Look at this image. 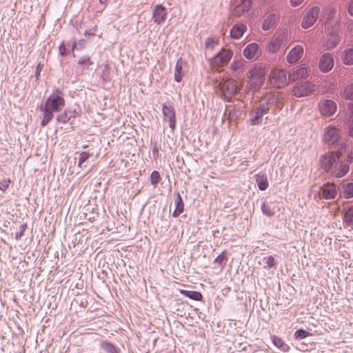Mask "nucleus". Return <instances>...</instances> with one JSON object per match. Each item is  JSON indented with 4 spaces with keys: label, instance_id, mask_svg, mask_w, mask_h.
<instances>
[{
    "label": "nucleus",
    "instance_id": "f257e3e1",
    "mask_svg": "<svg viewBox=\"0 0 353 353\" xmlns=\"http://www.w3.org/2000/svg\"><path fill=\"white\" fill-rule=\"evenodd\" d=\"M65 101L63 97L62 92L56 90L40 108L43 113V119L41 122V126L46 125L53 119V112L61 111L65 106Z\"/></svg>",
    "mask_w": 353,
    "mask_h": 353
},
{
    "label": "nucleus",
    "instance_id": "f03ea898",
    "mask_svg": "<svg viewBox=\"0 0 353 353\" xmlns=\"http://www.w3.org/2000/svg\"><path fill=\"white\" fill-rule=\"evenodd\" d=\"M267 72L265 66L254 64L247 73L248 88L253 92L259 90L263 84Z\"/></svg>",
    "mask_w": 353,
    "mask_h": 353
},
{
    "label": "nucleus",
    "instance_id": "7ed1b4c3",
    "mask_svg": "<svg viewBox=\"0 0 353 353\" xmlns=\"http://www.w3.org/2000/svg\"><path fill=\"white\" fill-rule=\"evenodd\" d=\"M320 12L319 7L316 6L307 7L303 13L301 27L307 29L316 21Z\"/></svg>",
    "mask_w": 353,
    "mask_h": 353
},
{
    "label": "nucleus",
    "instance_id": "20e7f679",
    "mask_svg": "<svg viewBox=\"0 0 353 353\" xmlns=\"http://www.w3.org/2000/svg\"><path fill=\"white\" fill-rule=\"evenodd\" d=\"M219 90L224 98L229 100L235 95L239 88L235 80L228 79H223L220 82Z\"/></svg>",
    "mask_w": 353,
    "mask_h": 353
},
{
    "label": "nucleus",
    "instance_id": "39448f33",
    "mask_svg": "<svg viewBox=\"0 0 353 353\" xmlns=\"http://www.w3.org/2000/svg\"><path fill=\"white\" fill-rule=\"evenodd\" d=\"M311 72V69L305 64L299 65L293 68L288 72V79L290 81H296L300 79H307Z\"/></svg>",
    "mask_w": 353,
    "mask_h": 353
},
{
    "label": "nucleus",
    "instance_id": "423d86ee",
    "mask_svg": "<svg viewBox=\"0 0 353 353\" xmlns=\"http://www.w3.org/2000/svg\"><path fill=\"white\" fill-rule=\"evenodd\" d=\"M339 154L334 152H328L319 159L321 168L327 172H331L334 168V164L339 161Z\"/></svg>",
    "mask_w": 353,
    "mask_h": 353
},
{
    "label": "nucleus",
    "instance_id": "0eeeda50",
    "mask_svg": "<svg viewBox=\"0 0 353 353\" xmlns=\"http://www.w3.org/2000/svg\"><path fill=\"white\" fill-rule=\"evenodd\" d=\"M286 72L280 68H274L269 76L270 83L276 88H282L286 84Z\"/></svg>",
    "mask_w": 353,
    "mask_h": 353
},
{
    "label": "nucleus",
    "instance_id": "6e6552de",
    "mask_svg": "<svg viewBox=\"0 0 353 353\" xmlns=\"http://www.w3.org/2000/svg\"><path fill=\"white\" fill-rule=\"evenodd\" d=\"M315 85L310 81L297 83L292 89V94L296 97H303L310 95L314 91Z\"/></svg>",
    "mask_w": 353,
    "mask_h": 353
},
{
    "label": "nucleus",
    "instance_id": "1a4fd4ad",
    "mask_svg": "<svg viewBox=\"0 0 353 353\" xmlns=\"http://www.w3.org/2000/svg\"><path fill=\"white\" fill-rule=\"evenodd\" d=\"M233 55L232 51L223 48L216 54L211 61L212 67L221 68L226 65Z\"/></svg>",
    "mask_w": 353,
    "mask_h": 353
},
{
    "label": "nucleus",
    "instance_id": "9d476101",
    "mask_svg": "<svg viewBox=\"0 0 353 353\" xmlns=\"http://www.w3.org/2000/svg\"><path fill=\"white\" fill-rule=\"evenodd\" d=\"M287 40L284 33L275 34L268 43L266 50L268 52L274 54L279 52L282 44Z\"/></svg>",
    "mask_w": 353,
    "mask_h": 353
},
{
    "label": "nucleus",
    "instance_id": "9b49d317",
    "mask_svg": "<svg viewBox=\"0 0 353 353\" xmlns=\"http://www.w3.org/2000/svg\"><path fill=\"white\" fill-rule=\"evenodd\" d=\"M243 54L247 59L256 61L261 56L262 50L257 43L253 42L245 46Z\"/></svg>",
    "mask_w": 353,
    "mask_h": 353
},
{
    "label": "nucleus",
    "instance_id": "f8f14e48",
    "mask_svg": "<svg viewBox=\"0 0 353 353\" xmlns=\"http://www.w3.org/2000/svg\"><path fill=\"white\" fill-rule=\"evenodd\" d=\"M340 139V132L334 126H327L324 129L323 141L327 144L332 145L336 143Z\"/></svg>",
    "mask_w": 353,
    "mask_h": 353
},
{
    "label": "nucleus",
    "instance_id": "ddd939ff",
    "mask_svg": "<svg viewBox=\"0 0 353 353\" xmlns=\"http://www.w3.org/2000/svg\"><path fill=\"white\" fill-rule=\"evenodd\" d=\"M251 8V0H234L232 3V14L241 17L248 12Z\"/></svg>",
    "mask_w": 353,
    "mask_h": 353
},
{
    "label": "nucleus",
    "instance_id": "4468645a",
    "mask_svg": "<svg viewBox=\"0 0 353 353\" xmlns=\"http://www.w3.org/2000/svg\"><path fill=\"white\" fill-rule=\"evenodd\" d=\"M334 61L332 54L326 52L321 55L319 59V68L321 72L327 73L334 67Z\"/></svg>",
    "mask_w": 353,
    "mask_h": 353
},
{
    "label": "nucleus",
    "instance_id": "2eb2a0df",
    "mask_svg": "<svg viewBox=\"0 0 353 353\" xmlns=\"http://www.w3.org/2000/svg\"><path fill=\"white\" fill-rule=\"evenodd\" d=\"M321 113L326 117H330L336 111V104L334 101L329 99L321 101L319 104Z\"/></svg>",
    "mask_w": 353,
    "mask_h": 353
},
{
    "label": "nucleus",
    "instance_id": "dca6fc26",
    "mask_svg": "<svg viewBox=\"0 0 353 353\" xmlns=\"http://www.w3.org/2000/svg\"><path fill=\"white\" fill-rule=\"evenodd\" d=\"M164 120L169 122V126L173 131L176 126V114L173 106L163 105Z\"/></svg>",
    "mask_w": 353,
    "mask_h": 353
},
{
    "label": "nucleus",
    "instance_id": "f3484780",
    "mask_svg": "<svg viewBox=\"0 0 353 353\" xmlns=\"http://www.w3.org/2000/svg\"><path fill=\"white\" fill-rule=\"evenodd\" d=\"M167 17V10L161 4L157 5L152 12V19L154 23L161 24L163 23Z\"/></svg>",
    "mask_w": 353,
    "mask_h": 353
},
{
    "label": "nucleus",
    "instance_id": "a211bd4d",
    "mask_svg": "<svg viewBox=\"0 0 353 353\" xmlns=\"http://www.w3.org/2000/svg\"><path fill=\"white\" fill-rule=\"evenodd\" d=\"M278 15L276 12H267L263 16L262 28L264 30H269L276 26Z\"/></svg>",
    "mask_w": 353,
    "mask_h": 353
},
{
    "label": "nucleus",
    "instance_id": "6ab92c4d",
    "mask_svg": "<svg viewBox=\"0 0 353 353\" xmlns=\"http://www.w3.org/2000/svg\"><path fill=\"white\" fill-rule=\"evenodd\" d=\"M270 109L267 107H260L251 112L250 123L252 125H259L261 123L262 117L269 112Z\"/></svg>",
    "mask_w": 353,
    "mask_h": 353
},
{
    "label": "nucleus",
    "instance_id": "aec40b11",
    "mask_svg": "<svg viewBox=\"0 0 353 353\" xmlns=\"http://www.w3.org/2000/svg\"><path fill=\"white\" fill-rule=\"evenodd\" d=\"M303 48L302 46L297 45L292 48L288 52L286 59L290 63H296L303 54Z\"/></svg>",
    "mask_w": 353,
    "mask_h": 353
},
{
    "label": "nucleus",
    "instance_id": "412c9836",
    "mask_svg": "<svg viewBox=\"0 0 353 353\" xmlns=\"http://www.w3.org/2000/svg\"><path fill=\"white\" fill-rule=\"evenodd\" d=\"M188 68V63L182 58H179L176 63L174 75L176 82H181L183 76L184 70Z\"/></svg>",
    "mask_w": 353,
    "mask_h": 353
},
{
    "label": "nucleus",
    "instance_id": "4be33fe9",
    "mask_svg": "<svg viewBox=\"0 0 353 353\" xmlns=\"http://www.w3.org/2000/svg\"><path fill=\"white\" fill-rule=\"evenodd\" d=\"M321 196L324 199H334L337 194L336 186L333 183H328L321 187Z\"/></svg>",
    "mask_w": 353,
    "mask_h": 353
},
{
    "label": "nucleus",
    "instance_id": "5701e85b",
    "mask_svg": "<svg viewBox=\"0 0 353 353\" xmlns=\"http://www.w3.org/2000/svg\"><path fill=\"white\" fill-rule=\"evenodd\" d=\"M247 31V26L243 23H236L230 30V37L234 39H239Z\"/></svg>",
    "mask_w": 353,
    "mask_h": 353
},
{
    "label": "nucleus",
    "instance_id": "b1692460",
    "mask_svg": "<svg viewBox=\"0 0 353 353\" xmlns=\"http://www.w3.org/2000/svg\"><path fill=\"white\" fill-rule=\"evenodd\" d=\"M350 167L347 163H341L339 165H335L334 168L332 170V174L337 177L341 178L345 176L349 171Z\"/></svg>",
    "mask_w": 353,
    "mask_h": 353
},
{
    "label": "nucleus",
    "instance_id": "393cba45",
    "mask_svg": "<svg viewBox=\"0 0 353 353\" xmlns=\"http://www.w3.org/2000/svg\"><path fill=\"white\" fill-rule=\"evenodd\" d=\"M256 182L260 190H265L269 185L268 178L265 174H256Z\"/></svg>",
    "mask_w": 353,
    "mask_h": 353
},
{
    "label": "nucleus",
    "instance_id": "a878e982",
    "mask_svg": "<svg viewBox=\"0 0 353 353\" xmlns=\"http://www.w3.org/2000/svg\"><path fill=\"white\" fill-rule=\"evenodd\" d=\"M272 341L274 345L283 352H288L290 350V346L280 337L273 336Z\"/></svg>",
    "mask_w": 353,
    "mask_h": 353
},
{
    "label": "nucleus",
    "instance_id": "bb28decb",
    "mask_svg": "<svg viewBox=\"0 0 353 353\" xmlns=\"http://www.w3.org/2000/svg\"><path fill=\"white\" fill-rule=\"evenodd\" d=\"M341 95L347 100H353V83L344 86L341 90Z\"/></svg>",
    "mask_w": 353,
    "mask_h": 353
},
{
    "label": "nucleus",
    "instance_id": "cd10ccee",
    "mask_svg": "<svg viewBox=\"0 0 353 353\" xmlns=\"http://www.w3.org/2000/svg\"><path fill=\"white\" fill-rule=\"evenodd\" d=\"M339 42V37L337 34H331L328 39L323 44L327 50L332 49L336 46Z\"/></svg>",
    "mask_w": 353,
    "mask_h": 353
},
{
    "label": "nucleus",
    "instance_id": "c85d7f7f",
    "mask_svg": "<svg viewBox=\"0 0 353 353\" xmlns=\"http://www.w3.org/2000/svg\"><path fill=\"white\" fill-rule=\"evenodd\" d=\"M341 195L345 199L353 196V183H347L342 185Z\"/></svg>",
    "mask_w": 353,
    "mask_h": 353
},
{
    "label": "nucleus",
    "instance_id": "c756f323",
    "mask_svg": "<svg viewBox=\"0 0 353 353\" xmlns=\"http://www.w3.org/2000/svg\"><path fill=\"white\" fill-rule=\"evenodd\" d=\"M342 60L344 64H353V48L345 49L342 54Z\"/></svg>",
    "mask_w": 353,
    "mask_h": 353
},
{
    "label": "nucleus",
    "instance_id": "7c9ffc66",
    "mask_svg": "<svg viewBox=\"0 0 353 353\" xmlns=\"http://www.w3.org/2000/svg\"><path fill=\"white\" fill-rule=\"evenodd\" d=\"M180 293L183 294L184 296L194 300V301H201L202 299V294L199 292L196 291H188L185 290H180Z\"/></svg>",
    "mask_w": 353,
    "mask_h": 353
},
{
    "label": "nucleus",
    "instance_id": "2f4dec72",
    "mask_svg": "<svg viewBox=\"0 0 353 353\" xmlns=\"http://www.w3.org/2000/svg\"><path fill=\"white\" fill-rule=\"evenodd\" d=\"M183 202L179 193H177L176 199V208L173 212V216L177 217L183 211Z\"/></svg>",
    "mask_w": 353,
    "mask_h": 353
},
{
    "label": "nucleus",
    "instance_id": "473e14b6",
    "mask_svg": "<svg viewBox=\"0 0 353 353\" xmlns=\"http://www.w3.org/2000/svg\"><path fill=\"white\" fill-rule=\"evenodd\" d=\"M91 154L88 152H81L79 154L78 167L83 168V164L90 157Z\"/></svg>",
    "mask_w": 353,
    "mask_h": 353
},
{
    "label": "nucleus",
    "instance_id": "72a5a7b5",
    "mask_svg": "<svg viewBox=\"0 0 353 353\" xmlns=\"http://www.w3.org/2000/svg\"><path fill=\"white\" fill-rule=\"evenodd\" d=\"M261 210L264 214L268 216H272L274 214V208L265 203L262 205Z\"/></svg>",
    "mask_w": 353,
    "mask_h": 353
},
{
    "label": "nucleus",
    "instance_id": "f704fd0d",
    "mask_svg": "<svg viewBox=\"0 0 353 353\" xmlns=\"http://www.w3.org/2000/svg\"><path fill=\"white\" fill-rule=\"evenodd\" d=\"M161 180V176L159 174V172L158 171H153L150 174V182L151 183L156 187L157 185L159 183V182Z\"/></svg>",
    "mask_w": 353,
    "mask_h": 353
},
{
    "label": "nucleus",
    "instance_id": "c9c22d12",
    "mask_svg": "<svg viewBox=\"0 0 353 353\" xmlns=\"http://www.w3.org/2000/svg\"><path fill=\"white\" fill-rule=\"evenodd\" d=\"M244 61L243 59L234 60L230 64V69L233 71H236L243 67Z\"/></svg>",
    "mask_w": 353,
    "mask_h": 353
},
{
    "label": "nucleus",
    "instance_id": "e433bc0d",
    "mask_svg": "<svg viewBox=\"0 0 353 353\" xmlns=\"http://www.w3.org/2000/svg\"><path fill=\"white\" fill-rule=\"evenodd\" d=\"M310 333L304 330H302V329H299L298 330H296L294 333V338L296 339H305L309 336H310Z\"/></svg>",
    "mask_w": 353,
    "mask_h": 353
},
{
    "label": "nucleus",
    "instance_id": "4c0bfd02",
    "mask_svg": "<svg viewBox=\"0 0 353 353\" xmlns=\"http://www.w3.org/2000/svg\"><path fill=\"white\" fill-rule=\"evenodd\" d=\"M345 221L350 225H353V208H350L344 215Z\"/></svg>",
    "mask_w": 353,
    "mask_h": 353
},
{
    "label": "nucleus",
    "instance_id": "58836bf2",
    "mask_svg": "<svg viewBox=\"0 0 353 353\" xmlns=\"http://www.w3.org/2000/svg\"><path fill=\"white\" fill-rule=\"evenodd\" d=\"M226 260L227 258L225 256V252H223L214 259V263H218L220 265H222L223 263H225Z\"/></svg>",
    "mask_w": 353,
    "mask_h": 353
},
{
    "label": "nucleus",
    "instance_id": "ea45409f",
    "mask_svg": "<svg viewBox=\"0 0 353 353\" xmlns=\"http://www.w3.org/2000/svg\"><path fill=\"white\" fill-rule=\"evenodd\" d=\"M11 181L9 179H4L0 181V190L5 192L10 186Z\"/></svg>",
    "mask_w": 353,
    "mask_h": 353
},
{
    "label": "nucleus",
    "instance_id": "a19ab883",
    "mask_svg": "<svg viewBox=\"0 0 353 353\" xmlns=\"http://www.w3.org/2000/svg\"><path fill=\"white\" fill-rule=\"evenodd\" d=\"M101 345L103 349L108 352L112 353L114 351V347L110 343L103 341Z\"/></svg>",
    "mask_w": 353,
    "mask_h": 353
},
{
    "label": "nucleus",
    "instance_id": "79ce46f5",
    "mask_svg": "<svg viewBox=\"0 0 353 353\" xmlns=\"http://www.w3.org/2000/svg\"><path fill=\"white\" fill-rule=\"evenodd\" d=\"M347 128L350 137H353V115L346 122Z\"/></svg>",
    "mask_w": 353,
    "mask_h": 353
},
{
    "label": "nucleus",
    "instance_id": "37998d69",
    "mask_svg": "<svg viewBox=\"0 0 353 353\" xmlns=\"http://www.w3.org/2000/svg\"><path fill=\"white\" fill-rule=\"evenodd\" d=\"M264 260H265L267 267H268L270 268H273L276 265V261H275L274 257L273 256H268L264 258Z\"/></svg>",
    "mask_w": 353,
    "mask_h": 353
},
{
    "label": "nucleus",
    "instance_id": "c03bdc74",
    "mask_svg": "<svg viewBox=\"0 0 353 353\" xmlns=\"http://www.w3.org/2000/svg\"><path fill=\"white\" fill-rule=\"evenodd\" d=\"M79 65H90L92 64V61L88 57H84L81 58L78 61Z\"/></svg>",
    "mask_w": 353,
    "mask_h": 353
},
{
    "label": "nucleus",
    "instance_id": "a18cd8bd",
    "mask_svg": "<svg viewBox=\"0 0 353 353\" xmlns=\"http://www.w3.org/2000/svg\"><path fill=\"white\" fill-rule=\"evenodd\" d=\"M43 64L39 63L37 65V68H36V71H35V77H36V79H38L39 76H40V74H41V70H43Z\"/></svg>",
    "mask_w": 353,
    "mask_h": 353
},
{
    "label": "nucleus",
    "instance_id": "49530a36",
    "mask_svg": "<svg viewBox=\"0 0 353 353\" xmlns=\"http://www.w3.org/2000/svg\"><path fill=\"white\" fill-rule=\"evenodd\" d=\"M304 0H290V4L292 6L296 7L299 6Z\"/></svg>",
    "mask_w": 353,
    "mask_h": 353
},
{
    "label": "nucleus",
    "instance_id": "de8ad7c7",
    "mask_svg": "<svg viewBox=\"0 0 353 353\" xmlns=\"http://www.w3.org/2000/svg\"><path fill=\"white\" fill-rule=\"evenodd\" d=\"M348 13L353 17V0L350 2L348 7Z\"/></svg>",
    "mask_w": 353,
    "mask_h": 353
},
{
    "label": "nucleus",
    "instance_id": "09e8293b",
    "mask_svg": "<svg viewBox=\"0 0 353 353\" xmlns=\"http://www.w3.org/2000/svg\"><path fill=\"white\" fill-rule=\"evenodd\" d=\"M346 27L349 31H352L353 30V21H350L347 22Z\"/></svg>",
    "mask_w": 353,
    "mask_h": 353
},
{
    "label": "nucleus",
    "instance_id": "8fccbe9b",
    "mask_svg": "<svg viewBox=\"0 0 353 353\" xmlns=\"http://www.w3.org/2000/svg\"><path fill=\"white\" fill-rule=\"evenodd\" d=\"M206 45L208 46L210 44L216 43V41L212 38H208L205 41Z\"/></svg>",
    "mask_w": 353,
    "mask_h": 353
},
{
    "label": "nucleus",
    "instance_id": "3c124183",
    "mask_svg": "<svg viewBox=\"0 0 353 353\" xmlns=\"http://www.w3.org/2000/svg\"><path fill=\"white\" fill-rule=\"evenodd\" d=\"M59 52L61 55H64L65 54V48L63 44H61L59 46Z\"/></svg>",
    "mask_w": 353,
    "mask_h": 353
},
{
    "label": "nucleus",
    "instance_id": "603ef678",
    "mask_svg": "<svg viewBox=\"0 0 353 353\" xmlns=\"http://www.w3.org/2000/svg\"><path fill=\"white\" fill-rule=\"evenodd\" d=\"M84 34H85V37L94 36L95 35V30L94 32H92L91 30H86Z\"/></svg>",
    "mask_w": 353,
    "mask_h": 353
},
{
    "label": "nucleus",
    "instance_id": "864d4df0",
    "mask_svg": "<svg viewBox=\"0 0 353 353\" xmlns=\"http://www.w3.org/2000/svg\"><path fill=\"white\" fill-rule=\"evenodd\" d=\"M20 228H21L20 236H21L23 234V232L26 228V225H21Z\"/></svg>",
    "mask_w": 353,
    "mask_h": 353
},
{
    "label": "nucleus",
    "instance_id": "5fc2aeb1",
    "mask_svg": "<svg viewBox=\"0 0 353 353\" xmlns=\"http://www.w3.org/2000/svg\"><path fill=\"white\" fill-rule=\"evenodd\" d=\"M336 13V10L335 9H332V10L331 11V12L330 14L329 19H332L334 17Z\"/></svg>",
    "mask_w": 353,
    "mask_h": 353
},
{
    "label": "nucleus",
    "instance_id": "6e6d98bb",
    "mask_svg": "<svg viewBox=\"0 0 353 353\" xmlns=\"http://www.w3.org/2000/svg\"><path fill=\"white\" fill-rule=\"evenodd\" d=\"M349 109H350V110L351 111V112L352 113V115H353V102L349 104Z\"/></svg>",
    "mask_w": 353,
    "mask_h": 353
},
{
    "label": "nucleus",
    "instance_id": "4d7b16f0",
    "mask_svg": "<svg viewBox=\"0 0 353 353\" xmlns=\"http://www.w3.org/2000/svg\"><path fill=\"white\" fill-rule=\"evenodd\" d=\"M272 96L273 95H272V94H270L266 95L265 98L267 99L268 101H269Z\"/></svg>",
    "mask_w": 353,
    "mask_h": 353
},
{
    "label": "nucleus",
    "instance_id": "13d9d810",
    "mask_svg": "<svg viewBox=\"0 0 353 353\" xmlns=\"http://www.w3.org/2000/svg\"><path fill=\"white\" fill-rule=\"evenodd\" d=\"M21 237V236H20V233H19V234H16V239H20Z\"/></svg>",
    "mask_w": 353,
    "mask_h": 353
},
{
    "label": "nucleus",
    "instance_id": "bf43d9fd",
    "mask_svg": "<svg viewBox=\"0 0 353 353\" xmlns=\"http://www.w3.org/2000/svg\"><path fill=\"white\" fill-rule=\"evenodd\" d=\"M348 161H349L350 162H351V161H352V157H348Z\"/></svg>",
    "mask_w": 353,
    "mask_h": 353
}]
</instances>
